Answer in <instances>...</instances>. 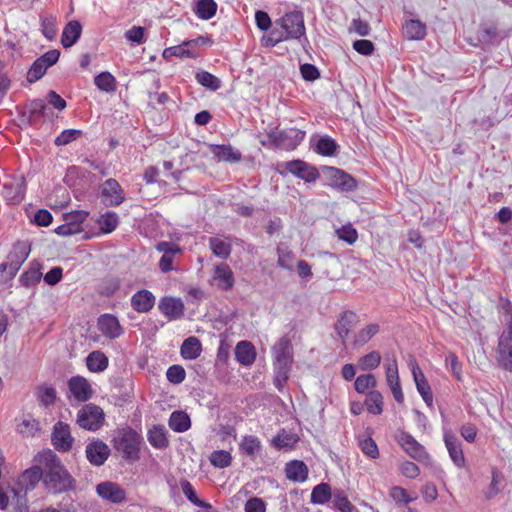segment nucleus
Wrapping results in <instances>:
<instances>
[{"label":"nucleus","instance_id":"obj_1","mask_svg":"<svg viewBox=\"0 0 512 512\" xmlns=\"http://www.w3.org/2000/svg\"><path fill=\"white\" fill-rule=\"evenodd\" d=\"M39 462L44 467L43 484L50 493L61 494L75 489L76 480L52 450L41 452Z\"/></svg>","mask_w":512,"mask_h":512},{"label":"nucleus","instance_id":"obj_2","mask_svg":"<svg viewBox=\"0 0 512 512\" xmlns=\"http://www.w3.org/2000/svg\"><path fill=\"white\" fill-rule=\"evenodd\" d=\"M502 311L506 329L499 337L497 361L503 369L512 372V304L510 301L502 305Z\"/></svg>","mask_w":512,"mask_h":512},{"label":"nucleus","instance_id":"obj_3","mask_svg":"<svg viewBox=\"0 0 512 512\" xmlns=\"http://www.w3.org/2000/svg\"><path fill=\"white\" fill-rule=\"evenodd\" d=\"M275 370V384L281 389L288 379L292 363V344L287 337L280 338L272 348Z\"/></svg>","mask_w":512,"mask_h":512},{"label":"nucleus","instance_id":"obj_4","mask_svg":"<svg viewBox=\"0 0 512 512\" xmlns=\"http://www.w3.org/2000/svg\"><path fill=\"white\" fill-rule=\"evenodd\" d=\"M142 437L130 427L121 429L114 437V448L120 452L124 459L136 461L139 459Z\"/></svg>","mask_w":512,"mask_h":512},{"label":"nucleus","instance_id":"obj_5","mask_svg":"<svg viewBox=\"0 0 512 512\" xmlns=\"http://www.w3.org/2000/svg\"><path fill=\"white\" fill-rule=\"evenodd\" d=\"M305 132L296 128L279 130L271 129L267 134V142L262 141L263 146H273L286 151L294 150L304 139Z\"/></svg>","mask_w":512,"mask_h":512},{"label":"nucleus","instance_id":"obj_6","mask_svg":"<svg viewBox=\"0 0 512 512\" xmlns=\"http://www.w3.org/2000/svg\"><path fill=\"white\" fill-rule=\"evenodd\" d=\"M105 414L102 408L95 404L84 405L77 413V424L89 431H97L104 423Z\"/></svg>","mask_w":512,"mask_h":512},{"label":"nucleus","instance_id":"obj_7","mask_svg":"<svg viewBox=\"0 0 512 512\" xmlns=\"http://www.w3.org/2000/svg\"><path fill=\"white\" fill-rule=\"evenodd\" d=\"M276 25L281 27L289 39H300L305 35L304 18L301 12H289L276 21Z\"/></svg>","mask_w":512,"mask_h":512},{"label":"nucleus","instance_id":"obj_8","mask_svg":"<svg viewBox=\"0 0 512 512\" xmlns=\"http://www.w3.org/2000/svg\"><path fill=\"white\" fill-rule=\"evenodd\" d=\"M44 479V468L39 466H33L25 470L17 480V487L12 489L14 495L18 498L21 497V493L26 495L28 491L35 488L40 480Z\"/></svg>","mask_w":512,"mask_h":512},{"label":"nucleus","instance_id":"obj_9","mask_svg":"<svg viewBox=\"0 0 512 512\" xmlns=\"http://www.w3.org/2000/svg\"><path fill=\"white\" fill-rule=\"evenodd\" d=\"M51 441L57 451H70L74 443V438L71 435L70 426L62 421L56 422L53 426Z\"/></svg>","mask_w":512,"mask_h":512},{"label":"nucleus","instance_id":"obj_10","mask_svg":"<svg viewBox=\"0 0 512 512\" xmlns=\"http://www.w3.org/2000/svg\"><path fill=\"white\" fill-rule=\"evenodd\" d=\"M397 442L403 450L414 460L422 462L429 459V455L423 445H421L411 434L400 432L397 436Z\"/></svg>","mask_w":512,"mask_h":512},{"label":"nucleus","instance_id":"obj_11","mask_svg":"<svg viewBox=\"0 0 512 512\" xmlns=\"http://www.w3.org/2000/svg\"><path fill=\"white\" fill-rule=\"evenodd\" d=\"M100 192L102 202L105 206H119L125 200L121 185L113 178L107 179L101 185Z\"/></svg>","mask_w":512,"mask_h":512},{"label":"nucleus","instance_id":"obj_12","mask_svg":"<svg viewBox=\"0 0 512 512\" xmlns=\"http://www.w3.org/2000/svg\"><path fill=\"white\" fill-rule=\"evenodd\" d=\"M385 375L387 384L393 394V397L396 402L403 403L404 395L402 392V388L400 385V378L398 374V365L396 358H393L385 365Z\"/></svg>","mask_w":512,"mask_h":512},{"label":"nucleus","instance_id":"obj_13","mask_svg":"<svg viewBox=\"0 0 512 512\" xmlns=\"http://www.w3.org/2000/svg\"><path fill=\"white\" fill-rule=\"evenodd\" d=\"M70 395L78 402L88 401L93 394L92 387L83 376H73L68 380Z\"/></svg>","mask_w":512,"mask_h":512},{"label":"nucleus","instance_id":"obj_14","mask_svg":"<svg viewBox=\"0 0 512 512\" xmlns=\"http://www.w3.org/2000/svg\"><path fill=\"white\" fill-rule=\"evenodd\" d=\"M110 448L102 440L90 442L85 449L87 460L94 466L103 465L110 456Z\"/></svg>","mask_w":512,"mask_h":512},{"label":"nucleus","instance_id":"obj_15","mask_svg":"<svg viewBox=\"0 0 512 512\" xmlns=\"http://www.w3.org/2000/svg\"><path fill=\"white\" fill-rule=\"evenodd\" d=\"M157 251L163 253L160 261L159 268L162 272L167 273L173 270V261L176 255L181 254L182 249L175 243L161 241L156 245Z\"/></svg>","mask_w":512,"mask_h":512},{"label":"nucleus","instance_id":"obj_16","mask_svg":"<svg viewBox=\"0 0 512 512\" xmlns=\"http://www.w3.org/2000/svg\"><path fill=\"white\" fill-rule=\"evenodd\" d=\"M444 443L452 462L458 468H464L466 459L463 453L462 444L456 435L451 431L444 432Z\"/></svg>","mask_w":512,"mask_h":512},{"label":"nucleus","instance_id":"obj_17","mask_svg":"<svg viewBox=\"0 0 512 512\" xmlns=\"http://www.w3.org/2000/svg\"><path fill=\"white\" fill-rule=\"evenodd\" d=\"M285 169L295 175L296 177L303 179L306 182H314L319 177V172L316 168L308 165L302 160H292L285 163Z\"/></svg>","mask_w":512,"mask_h":512},{"label":"nucleus","instance_id":"obj_18","mask_svg":"<svg viewBox=\"0 0 512 512\" xmlns=\"http://www.w3.org/2000/svg\"><path fill=\"white\" fill-rule=\"evenodd\" d=\"M97 494L112 503H122L126 499L125 490L117 483L105 481L96 486Z\"/></svg>","mask_w":512,"mask_h":512},{"label":"nucleus","instance_id":"obj_19","mask_svg":"<svg viewBox=\"0 0 512 512\" xmlns=\"http://www.w3.org/2000/svg\"><path fill=\"white\" fill-rule=\"evenodd\" d=\"M29 248L25 243L18 242L16 243L10 253L8 254L9 261V275L10 277H14L21 265L25 262L27 257L29 256Z\"/></svg>","mask_w":512,"mask_h":512},{"label":"nucleus","instance_id":"obj_20","mask_svg":"<svg viewBox=\"0 0 512 512\" xmlns=\"http://www.w3.org/2000/svg\"><path fill=\"white\" fill-rule=\"evenodd\" d=\"M330 185L342 191H353L356 188L355 179L343 170L328 168Z\"/></svg>","mask_w":512,"mask_h":512},{"label":"nucleus","instance_id":"obj_21","mask_svg":"<svg viewBox=\"0 0 512 512\" xmlns=\"http://www.w3.org/2000/svg\"><path fill=\"white\" fill-rule=\"evenodd\" d=\"M98 327L101 333L110 339H116L123 333L118 319L111 314H103L98 319Z\"/></svg>","mask_w":512,"mask_h":512},{"label":"nucleus","instance_id":"obj_22","mask_svg":"<svg viewBox=\"0 0 512 512\" xmlns=\"http://www.w3.org/2000/svg\"><path fill=\"white\" fill-rule=\"evenodd\" d=\"M357 320V315L352 311H345L338 318L335 324V331L343 344H345L350 331L355 327Z\"/></svg>","mask_w":512,"mask_h":512},{"label":"nucleus","instance_id":"obj_23","mask_svg":"<svg viewBox=\"0 0 512 512\" xmlns=\"http://www.w3.org/2000/svg\"><path fill=\"white\" fill-rule=\"evenodd\" d=\"M159 310L169 319H178L184 314V304L181 299L164 297L159 303Z\"/></svg>","mask_w":512,"mask_h":512},{"label":"nucleus","instance_id":"obj_24","mask_svg":"<svg viewBox=\"0 0 512 512\" xmlns=\"http://www.w3.org/2000/svg\"><path fill=\"white\" fill-rule=\"evenodd\" d=\"M412 374L414 382L416 384L417 391L421 395L422 399L427 405H432L433 395L430 385L426 380V377L421 371L420 367L416 363L412 366Z\"/></svg>","mask_w":512,"mask_h":512},{"label":"nucleus","instance_id":"obj_25","mask_svg":"<svg viewBox=\"0 0 512 512\" xmlns=\"http://www.w3.org/2000/svg\"><path fill=\"white\" fill-rule=\"evenodd\" d=\"M308 467L301 460H292L285 465V475L290 481L302 483L308 478Z\"/></svg>","mask_w":512,"mask_h":512},{"label":"nucleus","instance_id":"obj_26","mask_svg":"<svg viewBox=\"0 0 512 512\" xmlns=\"http://www.w3.org/2000/svg\"><path fill=\"white\" fill-rule=\"evenodd\" d=\"M235 357L241 365L251 366L256 359V349L251 342L240 341L235 347Z\"/></svg>","mask_w":512,"mask_h":512},{"label":"nucleus","instance_id":"obj_27","mask_svg":"<svg viewBox=\"0 0 512 512\" xmlns=\"http://www.w3.org/2000/svg\"><path fill=\"white\" fill-rule=\"evenodd\" d=\"M213 280L217 281V286L223 290H229L234 285L233 272L226 263L217 264L214 267Z\"/></svg>","mask_w":512,"mask_h":512},{"label":"nucleus","instance_id":"obj_28","mask_svg":"<svg viewBox=\"0 0 512 512\" xmlns=\"http://www.w3.org/2000/svg\"><path fill=\"white\" fill-rule=\"evenodd\" d=\"M155 304L154 295L148 290H140L131 298V306L139 313L149 312Z\"/></svg>","mask_w":512,"mask_h":512},{"label":"nucleus","instance_id":"obj_29","mask_svg":"<svg viewBox=\"0 0 512 512\" xmlns=\"http://www.w3.org/2000/svg\"><path fill=\"white\" fill-rule=\"evenodd\" d=\"M199 42L203 43L204 38L199 37L195 40L184 42L181 45L166 48L163 52V57L168 58L171 56H177L181 58H193L196 57V53L189 49L190 46H195Z\"/></svg>","mask_w":512,"mask_h":512},{"label":"nucleus","instance_id":"obj_30","mask_svg":"<svg viewBox=\"0 0 512 512\" xmlns=\"http://www.w3.org/2000/svg\"><path fill=\"white\" fill-rule=\"evenodd\" d=\"M25 190L26 185L23 179L3 185V195L12 204L20 203L23 200Z\"/></svg>","mask_w":512,"mask_h":512},{"label":"nucleus","instance_id":"obj_31","mask_svg":"<svg viewBox=\"0 0 512 512\" xmlns=\"http://www.w3.org/2000/svg\"><path fill=\"white\" fill-rule=\"evenodd\" d=\"M82 26L79 21L71 20L66 24L61 36V43L64 48L72 47L80 38Z\"/></svg>","mask_w":512,"mask_h":512},{"label":"nucleus","instance_id":"obj_32","mask_svg":"<svg viewBox=\"0 0 512 512\" xmlns=\"http://www.w3.org/2000/svg\"><path fill=\"white\" fill-rule=\"evenodd\" d=\"M147 439L156 449H165L169 445L166 428L163 425H154L148 430Z\"/></svg>","mask_w":512,"mask_h":512},{"label":"nucleus","instance_id":"obj_33","mask_svg":"<svg viewBox=\"0 0 512 512\" xmlns=\"http://www.w3.org/2000/svg\"><path fill=\"white\" fill-rule=\"evenodd\" d=\"M212 152L220 161L237 163L242 159L240 151L234 149L231 145H213Z\"/></svg>","mask_w":512,"mask_h":512},{"label":"nucleus","instance_id":"obj_34","mask_svg":"<svg viewBox=\"0 0 512 512\" xmlns=\"http://www.w3.org/2000/svg\"><path fill=\"white\" fill-rule=\"evenodd\" d=\"M403 33L409 40H422L426 36V25L420 20L411 19L403 25Z\"/></svg>","mask_w":512,"mask_h":512},{"label":"nucleus","instance_id":"obj_35","mask_svg":"<svg viewBox=\"0 0 512 512\" xmlns=\"http://www.w3.org/2000/svg\"><path fill=\"white\" fill-rule=\"evenodd\" d=\"M108 358L101 351H92L86 357V366L89 371L99 373L104 371L108 367Z\"/></svg>","mask_w":512,"mask_h":512},{"label":"nucleus","instance_id":"obj_36","mask_svg":"<svg viewBox=\"0 0 512 512\" xmlns=\"http://www.w3.org/2000/svg\"><path fill=\"white\" fill-rule=\"evenodd\" d=\"M180 352L184 359H196L202 352L200 340L195 336L188 337L184 340Z\"/></svg>","mask_w":512,"mask_h":512},{"label":"nucleus","instance_id":"obj_37","mask_svg":"<svg viewBox=\"0 0 512 512\" xmlns=\"http://www.w3.org/2000/svg\"><path fill=\"white\" fill-rule=\"evenodd\" d=\"M168 424L173 431L182 433L191 427V420L186 412L174 411L170 415Z\"/></svg>","mask_w":512,"mask_h":512},{"label":"nucleus","instance_id":"obj_38","mask_svg":"<svg viewBox=\"0 0 512 512\" xmlns=\"http://www.w3.org/2000/svg\"><path fill=\"white\" fill-rule=\"evenodd\" d=\"M180 486H181L183 494L186 496V498L192 504L204 508L205 512H213L212 505L210 503L198 498L194 487L188 480H185V479L181 480Z\"/></svg>","mask_w":512,"mask_h":512},{"label":"nucleus","instance_id":"obj_39","mask_svg":"<svg viewBox=\"0 0 512 512\" xmlns=\"http://www.w3.org/2000/svg\"><path fill=\"white\" fill-rule=\"evenodd\" d=\"M209 247L216 257L227 259L231 254V243L220 237L209 238Z\"/></svg>","mask_w":512,"mask_h":512},{"label":"nucleus","instance_id":"obj_40","mask_svg":"<svg viewBox=\"0 0 512 512\" xmlns=\"http://www.w3.org/2000/svg\"><path fill=\"white\" fill-rule=\"evenodd\" d=\"M332 498L331 487L327 483L316 485L311 492L310 501L313 504H326Z\"/></svg>","mask_w":512,"mask_h":512},{"label":"nucleus","instance_id":"obj_41","mask_svg":"<svg viewBox=\"0 0 512 512\" xmlns=\"http://www.w3.org/2000/svg\"><path fill=\"white\" fill-rule=\"evenodd\" d=\"M41 278V265L38 262L33 261L31 262L29 269L21 275L20 282L23 286L29 287L38 283Z\"/></svg>","mask_w":512,"mask_h":512},{"label":"nucleus","instance_id":"obj_42","mask_svg":"<svg viewBox=\"0 0 512 512\" xmlns=\"http://www.w3.org/2000/svg\"><path fill=\"white\" fill-rule=\"evenodd\" d=\"M217 4L214 0H198L195 7L196 15L203 20H209L215 16Z\"/></svg>","mask_w":512,"mask_h":512},{"label":"nucleus","instance_id":"obj_43","mask_svg":"<svg viewBox=\"0 0 512 512\" xmlns=\"http://www.w3.org/2000/svg\"><path fill=\"white\" fill-rule=\"evenodd\" d=\"M96 87L104 92L111 93L117 88L116 79L110 72H101L94 78Z\"/></svg>","mask_w":512,"mask_h":512},{"label":"nucleus","instance_id":"obj_44","mask_svg":"<svg viewBox=\"0 0 512 512\" xmlns=\"http://www.w3.org/2000/svg\"><path fill=\"white\" fill-rule=\"evenodd\" d=\"M379 332V325L371 323L358 331L354 337L353 344L357 347L365 345L372 337Z\"/></svg>","mask_w":512,"mask_h":512},{"label":"nucleus","instance_id":"obj_45","mask_svg":"<svg viewBox=\"0 0 512 512\" xmlns=\"http://www.w3.org/2000/svg\"><path fill=\"white\" fill-rule=\"evenodd\" d=\"M56 390L49 385H40L36 389V396L41 405L48 407L55 403Z\"/></svg>","mask_w":512,"mask_h":512},{"label":"nucleus","instance_id":"obj_46","mask_svg":"<svg viewBox=\"0 0 512 512\" xmlns=\"http://www.w3.org/2000/svg\"><path fill=\"white\" fill-rule=\"evenodd\" d=\"M119 223L118 215L115 212H106L98 220L100 230L104 234L113 232Z\"/></svg>","mask_w":512,"mask_h":512},{"label":"nucleus","instance_id":"obj_47","mask_svg":"<svg viewBox=\"0 0 512 512\" xmlns=\"http://www.w3.org/2000/svg\"><path fill=\"white\" fill-rule=\"evenodd\" d=\"M277 264L279 267L292 271L294 268L295 255L287 247L279 245L277 247Z\"/></svg>","mask_w":512,"mask_h":512},{"label":"nucleus","instance_id":"obj_48","mask_svg":"<svg viewBox=\"0 0 512 512\" xmlns=\"http://www.w3.org/2000/svg\"><path fill=\"white\" fill-rule=\"evenodd\" d=\"M365 405L369 413L379 415L383 411V397L378 391H371L365 400Z\"/></svg>","mask_w":512,"mask_h":512},{"label":"nucleus","instance_id":"obj_49","mask_svg":"<svg viewBox=\"0 0 512 512\" xmlns=\"http://www.w3.org/2000/svg\"><path fill=\"white\" fill-rule=\"evenodd\" d=\"M48 106L43 99H34L28 105L29 120L34 122L47 116Z\"/></svg>","mask_w":512,"mask_h":512},{"label":"nucleus","instance_id":"obj_50","mask_svg":"<svg viewBox=\"0 0 512 512\" xmlns=\"http://www.w3.org/2000/svg\"><path fill=\"white\" fill-rule=\"evenodd\" d=\"M260 448V440L252 435L244 436L240 443L241 451L250 457H253L260 450Z\"/></svg>","mask_w":512,"mask_h":512},{"label":"nucleus","instance_id":"obj_51","mask_svg":"<svg viewBox=\"0 0 512 512\" xmlns=\"http://www.w3.org/2000/svg\"><path fill=\"white\" fill-rule=\"evenodd\" d=\"M17 431L24 437L34 436L39 431V422L32 417H25L17 425Z\"/></svg>","mask_w":512,"mask_h":512},{"label":"nucleus","instance_id":"obj_52","mask_svg":"<svg viewBox=\"0 0 512 512\" xmlns=\"http://www.w3.org/2000/svg\"><path fill=\"white\" fill-rule=\"evenodd\" d=\"M196 80L199 84L212 91H216L221 87V81L207 71L198 72L196 74Z\"/></svg>","mask_w":512,"mask_h":512},{"label":"nucleus","instance_id":"obj_53","mask_svg":"<svg viewBox=\"0 0 512 512\" xmlns=\"http://www.w3.org/2000/svg\"><path fill=\"white\" fill-rule=\"evenodd\" d=\"M337 143L330 137H321L316 145V152L323 156H332L337 150Z\"/></svg>","mask_w":512,"mask_h":512},{"label":"nucleus","instance_id":"obj_54","mask_svg":"<svg viewBox=\"0 0 512 512\" xmlns=\"http://www.w3.org/2000/svg\"><path fill=\"white\" fill-rule=\"evenodd\" d=\"M381 355L377 351H372L359 359L358 365L361 370H373L380 365Z\"/></svg>","mask_w":512,"mask_h":512},{"label":"nucleus","instance_id":"obj_55","mask_svg":"<svg viewBox=\"0 0 512 512\" xmlns=\"http://www.w3.org/2000/svg\"><path fill=\"white\" fill-rule=\"evenodd\" d=\"M209 460L214 467L226 468L231 465L232 456L226 450H218L211 453Z\"/></svg>","mask_w":512,"mask_h":512},{"label":"nucleus","instance_id":"obj_56","mask_svg":"<svg viewBox=\"0 0 512 512\" xmlns=\"http://www.w3.org/2000/svg\"><path fill=\"white\" fill-rule=\"evenodd\" d=\"M56 22L55 16L41 17V31L48 40H53L57 35Z\"/></svg>","mask_w":512,"mask_h":512},{"label":"nucleus","instance_id":"obj_57","mask_svg":"<svg viewBox=\"0 0 512 512\" xmlns=\"http://www.w3.org/2000/svg\"><path fill=\"white\" fill-rule=\"evenodd\" d=\"M377 384L376 378L372 374L359 375L354 383L355 389L359 393L366 392L369 388L375 387Z\"/></svg>","mask_w":512,"mask_h":512},{"label":"nucleus","instance_id":"obj_58","mask_svg":"<svg viewBox=\"0 0 512 512\" xmlns=\"http://www.w3.org/2000/svg\"><path fill=\"white\" fill-rule=\"evenodd\" d=\"M11 87V79L6 71V63L0 60V104Z\"/></svg>","mask_w":512,"mask_h":512},{"label":"nucleus","instance_id":"obj_59","mask_svg":"<svg viewBox=\"0 0 512 512\" xmlns=\"http://www.w3.org/2000/svg\"><path fill=\"white\" fill-rule=\"evenodd\" d=\"M82 135V131L78 129H67L61 132L59 136L56 137L54 143L56 146H64L72 141L78 139Z\"/></svg>","mask_w":512,"mask_h":512},{"label":"nucleus","instance_id":"obj_60","mask_svg":"<svg viewBox=\"0 0 512 512\" xmlns=\"http://www.w3.org/2000/svg\"><path fill=\"white\" fill-rule=\"evenodd\" d=\"M336 234L340 240H343L348 244H354L358 238V233L351 224L344 225L337 229Z\"/></svg>","mask_w":512,"mask_h":512},{"label":"nucleus","instance_id":"obj_61","mask_svg":"<svg viewBox=\"0 0 512 512\" xmlns=\"http://www.w3.org/2000/svg\"><path fill=\"white\" fill-rule=\"evenodd\" d=\"M334 506L341 512H351L353 505L342 491H335L332 495Z\"/></svg>","mask_w":512,"mask_h":512},{"label":"nucleus","instance_id":"obj_62","mask_svg":"<svg viewBox=\"0 0 512 512\" xmlns=\"http://www.w3.org/2000/svg\"><path fill=\"white\" fill-rule=\"evenodd\" d=\"M47 69L39 59H36L27 73V80L31 83L38 81L46 73Z\"/></svg>","mask_w":512,"mask_h":512},{"label":"nucleus","instance_id":"obj_63","mask_svg":"<svg viewBox=\"0 0 512 512\" xmlns=\"http://www.w3.org/2000/svg\"><path fill=\"white\" fill-rule=\"evenodd\" d=\"M186 372L180 365H172L166 372V377L170 383L180 384L184 381Z\"/></svg>","mask_w":512,"mask_h":512},{"label":"nucleus","instance_id":"obj_64","mask_svg":"<svg viewBox=\"0 0 512 512\" xmlns=\"http://www.w3.org/2000/svg\"><path fill=\"white\" fill-rule=\"evenodd\" d=\"M360 448L362 452L372 459H376L379 456V450L376 442L368 437L360 442Z\"/></svg>","mask_w":512,"mask_h":512}]
</instances>
